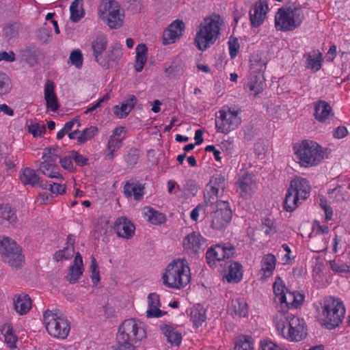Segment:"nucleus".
<instances>
[{
    "label": "nucleus",
    "mask_w": 350,
    "mask_h": 350,
    "mask_svg": "<svg viewBox=\"0 0 350 350\" xmlns=\"http://www.w3.org/2000/svg\"><path fill=\"white\" fill-rule=\"evenodd\" d=\"M273 291L276 310L273 321L278 333L289 341L303 340L307 335L304 320L288 312L301 306L304 295L297 291H288L280 277L275 278Z\"/></svg>",
    "instance_id": "nucleus-1"
},
{
    "label": "nucleus",
    "mask_w": 350,
    "mask_h": 350,
    "mask_svg": "<svg viewBox=\"0 0 350 350\" xmlns=\"http://www.w3.org/2000/svg\"><path fill=\"white\" fill-rule=\"evenodd\" d=\"M146 338V331L142 321L135 319H126L118 327V345L112 350H136L133 345Z\"/></svg>",
    "instance_id": "nucleus-2"
},
{
    "label": "nucleus",
    "mask_w": 350,
    "mask_h": 350,
    "mask_svg": "<svg viewBox=\"0 0 350 350\" xmlns=\"http://www.w3.org/2000/svg\"><path fill=\"white\" fill-rule=\"evenodd\" d=\"M162 282L167 288L180 290L185 288L191 278V269L184 258H177L170 262L162 274Z\"/></svg>",
    "instance_id": "nucleus-3"
},
{
    "label": "nucleus",
    "mask_w": 350,
    "mask_h": 350,
    "mask_svg": "<svg viewBox=\"0 0 350 350\" xmlns=\"http://www.w3.org/2000/svg\"><path fill=\"white\" fill-rule=\"evenodd\" d=\"M295 154L301 167H310L328 158L329 150L314 141L304 140L295 148Z\"/></svg>",
    "instance_id": "nucleus-4"
},
{
    "label": "nucleus",
    "mask_w": 350,
    "mask_h": 350,
    "mask_svg": "<svg viewBox=\"0 0 350 350\" xmlns=\"http://www.w3.org/2000/svg\"><path fill=\"white\" fill-rule=\"evenodd\" d=\"M222 23L219 15L204 18L198 27L194 39L195 46L200 51L209 48L218 38Z\"/></svg>",
    "instance_id": "nucleus-5"
},
{
    "label": "nucleus",
    "mask_w": 350,
    "mask_h": 350,
    "mask_svg": "<svg viewBox=\"0 0 350 350\" xmlns=\"http://www.w3.org/2000/svg\"><path fill=\"white\" fill-rule=\"evenodd\" d=\"M311 186L305 178L295 177L290 183L284 201V208L293 212L310 195Z\"/></svg>",
    "instance_id": "nucleus-6"
},
{
    "label": "nucleus",
    "mask_w": 350,
    "mask_h": 350,
    "mask_svg": "<svg viewBox=\"0 0 350 350\" xmlns=\"http://www.w3.org/2000/svg\"><path fill=\"white\" fill-rule=\"evenodd\" d=\"M304 19L300 8L286 7L278 9L275 15V27L278 31H290L299 27Z\"/></svg>",
    "instance_id": "nucleus-7"
},
{
    "label": "nucleus",
    "mask_w": 350,
    "mask_h": 350,
    "mask_svg": "<svg viewBox=\"0 0 350 350\" xmlns=\"http://www.w3.org/2000/svg\"><path fill=\"white\" fill-rule=\"evenodd\" d=\"M43 321L49 334L54 338L64 339L70 330V325L66 317L59 310L45 311Z\"/></svg>",
    "instance_id": "nucleus-8"
},
{
    "label": "nucleus",
    "mask_w": 350,
    "mask_h": 350,
    "mask_svg": "<svg viewBox=\"0 0 350 350\" xmlns=\"http://www.w3.org/2000/svg\"><path fill=\"white\" fill-rule=\"evenodd\" d=\"M345 314L343 303L339 299L329 297L324 301L321 323L329 329H334L342 323Z\"/></svg>",
    "instance_id": "nucleus-9"
},
{
    "label": "nucleus",
    "mask_w": 350,
    "mask_h": 350,
    "mask_svg": "<svg viewBox=\"0 0 350 350\" xmlns=\"http://www.w3.org/2000/svg\"><path fill=\"white\" fill-rule=\"evenodd\" d=\"M98 13L111 29H119L124 23V11L116 1H103L99 6Z\"/></svg>",
    "instance_id": "nucleus-10"
},
{
    "label": "nucleus",
    "mask_w": 350,
    "mask_h": 350,
    "mask_svg": "<svg viewBox=\"0 0 350 350\" xmlns=\"http://www.w3.org/2000/svg\"><path fill=\"white\" fill-rule=\"evenodd\" d=\"M241 122L239 110L224 107L216 114L215 129L217 133L227 135L236 130Z\"/></svg>",
    "instance_id": "nucleus-11"
},
{
    "label": "nucleus",
    "mask_w": 350,
    "mask_h": 350,
    "mask_svg": "<svg viewBox=\"0 0 350 350\" xmlns=\"http://www.w3.org/2000/svg\"><path fill=\"white\" fill-rule=\"evenodd\" d=\"M0 256L4 262L12 267H19L24 262L21 247L8 237H0Z\"/></svg>",
    "instance_id": "nucleus-12"
},
{
    "label": "nucleus",
    "mask_w": 350,
    "mask_h": 350,
    "mask_svg": "<svg viewBox=\"0 0 350 350\" xmlns=\"http://www.w3.org/2000/svg\"><path fill=\"white\" fill-rule=\"evenodd\" d=\"M210 206L213 209L207 215V222L210 226L217 230L226 228L232 219V211L228 202H219L217 204Z\"/></svg>",
    "instance_id": "nucleus-13"
},
{
    "label": "nucleus",
    "mask_w": 350,
    "mask_h": 350,
    "mask_svg": "<svg viewBox=\"0 0 350 350\" xmlns=\"http://www.w3.org/2000/svg\"><path fill=\"white\" fill-rule=\"evenodd\" d=\"M265 64L258 59V57L252 56L250 59V70L252 71L247 83L249 91L254 96L263 91L265 87L262 71Z\"/></svg>",
    "instance_id": "nucleus-14"
},
{
    "label": "nucleus",
    "mask_w": 350,
    "mask_h": 350,
    "mask_svg": "<svg viewBox=\"0 0 350 350\" xmlns=\"http://www.w3.org/2000/svg\"><path fill=\"white\" fill-rule=\"evenodd\" d=\"M226 187L225 178L223 176L213 178L206 186L204 193L205 204L208 206H215L219 202L226 201L221 200Z\"/></svg>",
    "instance_id": "nucleus-15"
},
{
    "label": "nucleus",
    "mask_w": 350,
    "mask_h": 350,
    "mask_svg": "<svg viewBox=\"0 0 350 350\" xmlns=\"http://www.w3.org/2000/svg\"><path fill=\"white\" fill-rule=\"evenodd\" d=\"M42 159L44 161L39 165V171L51 178H62L58 171V167L55 164V159L51 155L50 148L43 150Z\"/></svg>",
    "instance_id": "nucleus-16"
},
{
    "label": "nucleus",
    "mask_w": 350,
    "mask_h": 350,
    "mask_svg": "<svg viewBox=\"0 0 350 350\" xmlns=\"http://www.w3.org/2000/svg\"><path fill=\"white\" fill-rule=\"evenodd\" d=\"M237 192L244 199L250 198L257 189V184L254 176L248 173L241 175L237 182Z\"/></svg>",
    "instance_id": "nucleus-17"
},
{
    "label": "nucleus",
    "mask_w": 350,
    "mask_h": 350,
    "mask_svg": "<svg viewBox=\"0 0 350 350\" xmlns=\"http://www.w3.org/2000/svg\"><path fill=\"white\" fill-rule=\"evenodd\" d=\"M124 139V128L118 126L113 129L112 134L109 136L105 157L108 160L113 159L115 152L121 147L122 142Z\"/></svg>",
    "instance_id": "nucleus-18"
},
{
    "label": "nucleus",
    "mask_w": 350,
    "mask_h": 350,
    "mask_svg": "<svg viewBox=\"0 0 350 350\" xmlns=\"http://www.w3.org/2000/svg\"><path fill=\"white\" fill-rule=\"evenodd\" d=\"M232 255V247L216 245L210 247L206 254L207 263L211 267L216 266L217 262H220L226 258Z\"/></svg>",
    "instance_id": "nucleus-19"
},
{
    "label": "nucleus",
    "mask_w": 350,
    "mask_h": 350,
    "mask_svg": "<svg viewBox=\"0 0 350 350\" xmlns=\"http://www.w3.org/2000/svg\"><path fill=\"white\" fill-rule=\"evenodd\" d=\"M185 28V23L182 20L176 19L163 32V44L167 45L174 43L182 36Z\"/></svg>",
    "instance_id": "nucleus-20"
},
{
    "label": "nucleus",
    "mask_w": 350,
    "mask_h": 350,
    "mask_svg": "<svg viewBox=\"0 0 350 350\" xmlns=\"http://www.w3.org/2000/svg\"><path fill=\"white\" fill-rule=\"evenodd\" d=\"M269 10L267 0H258L250 11V19L252 26L258 27L265 21Z\"/></svg>",
    "instance_id": "nucleus-21"
},
{
    "label": "nucleus",
    "mask_w": 350,
    "mask_h": 350,
    "mask_svg": "<svg viewBox=\"0 0 350 350\" xmlns=\"http://www.w3.org/2000/svg\"><path fill=\"white\" fill-rule=\"evenodd\" d=\"M204 241V237L200 233L192 232L184 238L183 247L189 254H196L203 250Z\"/></svg>",
    "instance_id": "nucleus-22"
},
{
    "label": "nucleus",
    "mask_w": 350,
    "mask_h": 350,
    "mask_svg": "<svg viewBox=\"0 0 350 350\" xmlns=\"http://www.w3.org/2000/svg\"><path fill=\"white\" fill-rule=\"evenodd\" d=\"M108 44L107 36L104 34H99L91 42V47L93 51V55L95 61L102 66L105 67L106 63L102 59L101 55L105 51Z\"/></svg>",
    "instance_id": "nucleus-23"
},
{
    "label": "nucleus",
    "mask_w": 350,
    "mask_h": 350,
    "mask_svg": "<svg viewBox=\"0 0 350 350\" xmlns=\"http://www.w3.org/2000/svg\"><path fill=\"white\" fill-rule=\"evenodd\" d=\"M84 271L83 259L81 254H75L73 264L69 267L66 280L71 284H74L81 278Z\"/></svg>",
    "instance_id": "nucleus-24"
},
{
    "label": "nucleus",
    "mask_w": 350,
    "mask_h": 350,
    "mask_svg": "<svg viewBox=\"0 0 350 350\" xmlns=\"http://www.w3.org/2000/svg\"><path fill=\"white\" fill-rule=\"evenodd\" d=\"M55 90L54 83L48 80L44 85V98L46 101V108L52 111H56L59 108Z\"/></svg>",
    "instance_id": "nucleus-25"
},
{
    "label": "nucleus",
    "mask_w": 350,
    "mask_h": 350,
    "mask_svg": "<svg viewBox=\"0 0 350 350\" xmlns=\"http://www.w3.org/2000/svg\"><path fill=\"white\" fill-rule=\"evenodd\" d=\"M12 299L14 309L19 315H25L31 309L32 301L27 294H16Z\"/></svg>",
    "instance_id": "nucleus-26"
},
{
    "label": "nucleus",
    "mask_w": 350,
    "mask_h": 350,
    "mask_svg": "<svg viewBox=\"0 0 350 350\" xmlns=\"http://www.w3.org/2000/svg\"><path fill=\"white\" fill-rule=\"evenodd\" d=\"M135 226L133 223L126 217H121L116 219L115 230L118 237L124 239L131 238L135 233Z\"/></svg>",
    "instance_id": "nucleus-27"
},
{
    "label": "nucleus",
    "mask_w": 350,
    "mask_h": 350,
    "mask_svg": "<svg viewBox=\"0 0 350 350\" xmlns=\"http://www.w3.org/2000/svg\"><path fill=\"white\" fill-rule=\"evenodd\" d=\"M148 309L146 316L148 318L161 317L164 312L161 310V304L159 295L155 293H150L147 297Z\"/></svg>",
    "instance_id": "nucleus-28"
},
{
    "label": "nucleus",
    "mask_w": 350,
    "mask_h": 350,
    "mask_svg": "<svg viewBox=\"0 0 350 350\" xmlns=\"http://www.w3.org/2000/svg\"><path fill=\"white\" fill-rule=\"evenodd\" d=\"M20 179L25 185H31L32 187L39 185L42 189H46V185L40 183V178L39 176L31 168L25 167L21 170L20 172Z\"/></svg>",
    "instance_id": "nucleus-29"
},
{
    "label": "nucleus",
    "mask_w": 350,
    "mask_h": 350,
    "mask_svg": "<svg viewBox=\"0 0 350 350\" xmlns=\"http://www.w3.org/2000/svg\"><path fill=\"white\" fill-rule=\"evenodd\" d=\"M228 311L234 317H245L248 312L247 303L243 298L232 299Z\"/></svg>",
    "instance_id": "nucleus-30"
},
{
    "label": "nucleus",
    "mask_w": 350,
    "mask_h": 350,
    "mask_svg": "<svg viewBox=\"0 0 350 350\" xmlns=\"http://www.w3.org/2000/svg\"><path fill=\"white\" fill-rule=\"evenodd\" d=\"M312 232L314 236L322 239L323 244L320 250H326L331 237L329 234V226L326 224H322L320 221L315 220L312 224Z\"/></svg>",
    "instance_id": "nucleus-31"
},
{
    "label": "nucleus",
    "mask_w": 350,
    "mask_h": 350,
    "mask_svg": "<svg viewBox=\"0 0 350 350\" xmlns=\"http://www.w3.org/2000/svg\"><path fill=\"white\" fill-rule=\"evenodd\" d=\"M144 187L142 184L134 180L127 181L124 186V193L127 198L133 197L135 200H140L144 194Z\"/></svg>",
    "instance_id": "nucleus-32"
},
{
    "label": "nucleus",
    "mask_w": 350,
    "mask_h": 350,
    "mask_svg": "<svg viewBox=\"0 0 350 350\" xmlns=\"http://www.w3.org/2000/svg\"><path fill=\"white\" fill-rule=\"evenodd\" d=\"M242 277V265L239 262H233L228 266L223 279L228 283H237L241 281Z\"/></svg>",
    "instance_id": "nucleus-33"
},
{
    "label": "nucleus",
    "mask_w": 350,
    "mask_h": 350,
    "mask_svg": "<svg viewBox=\"0 0 350 350\" xmlns=\"http://www.w3.org/2000/svg\"><path fill=\"white\" fill-rule=\"evenodd\" d=\"M136 103V97L133 95H131L127 100L122 102L120 106L116 105L113 107V112L117 118H124L129 115Z\"/></svg>",
    "instance_id": "nucleus-34"
},
{
    "label": "nucleus",
    "mask_w": 350,
    "mask_h": 350,
    "mask_svg": "<svg viewBox=\"0 0 350 350\" xmlns=\"http://www.w3.org/2000/svg\"><path fill=\"white\" fill-rule=\"evenodd\" d=\"M75 237L69 235L67 239L66 246L63 250L56 252L53 256L55 261L68 260L75 255Z\"/></svg>",
    "instance_id": "nucleus-35"
},
{
    "label": "nucleus",
    "mask_w": 350,
    "mask_h": 350,
    "mask_svg": "<svg viewBox=\"0 0 350 350\" xmlns=\"http://www.w3.org/2000/svg\"><path fill=\"white\" fill-rule=\"evenodd\" d=\"M314 117L319 122H324L333 115L332 108L325 101H319L314 107Z\"/></svg>",
    "instance_id": "nucleus-36"
},
{
    "label": "nucleus",
    "mask_w": 350,
    "mask_h": 350,
    "mask_svg": "<svg viewBox=\"0 0 350 350\" xmlns=\"http://www.w3.org/2000/svg\"><path fill=\"white\" fill-rule=\"evenodd\" d=\"M143 215L148 222L153 225L162 224L166 221V217L163 213L150 206L144 207Z\"/></svg>",
    "instance_id": "nucleus-37"
},
{
    "label": "nucleus",
    "mask_w": 350,
    "mask_h": 350,
    "mask_svg": "<svg viewBox=\"0 0 350 350\" xmlns=\"http://www.w3.org/2000/svg\"><path fill=\"white\" fill-rule=\"evenodd\" d=\"M276 258L272 254L264 255L261 260V269L264 278H269L272 275L275 269Z\"/></svg>",
    "instance_id": "nucleus-38"
},
{
    "label": "nucleus",
    "mask_w": 350,
    "mask_h": 350,
    "mask_svg": "<svg viewBox=\"0 0 350 350\" xmlns=\"http://www.w3.org/2000/svg\"><path fill=\"white\" fill-rule=\"evenodd\" d=\"M161 330L168 342L172 346H178L181 343L182 334L176 327L165 325L161 327Z\"/></svg>",
    "instance_id": "nucleus-39"
},
{
    "label": "nucleus",
    "mask_w": 350,
    "mask_h": 350,
    "mask_svg": "<svg viewBox=\"0 0 350 350\" xmlns=\"http://www.w3.org/2000/svg\"><path fill=\"white\" fill-rule=\"evenodd\" d=\"M350 189V182L347 181L329 191V198L336 201H342L349 198L348 191Z\"/></svg>",
    "instance_id": "nucleus-40"
},
{
    "label": "nucleus",
    "mask_w": 350,
    "mask_h": 350,
    "mask_svg": "<svg viewBox=\"0 0 350 350\" xmlns=\"http://www.w3.org/2000/svg\"><path fill=\"white\" fill-rule=\"evenodd\" d=\"M136 51V57H135V69L137 72H141L145 64L147 61V55H148V48L144 44H141L137 46L135 49Z\"/></svg>",
    "instance_id": "nucleus-41"
},
{
    "label": "nucleus",
    "mask_w": 350,
    "mask_h": 350,
    "mask_svg": "<svg viewBox=\"0 0 350 350\" xmlns=\"http://www.w3.org/2000/svg\"><path fill=\"white\" fill-rule=\"evenodd\" d=\"M305 57L307 63L306 68H310L314 72L320 70L321 68L323 57L322 54L319 51L307 53Z\"/></svg>",
    "instance_id": "nucleus-42"
},
{
    "label": "nucleus",
    "mask_w": 350,
    "mask_h": 350,
    "mask_svg": "<svg viewBox=\"0 0 350 350\" xmlns=\"http://www.w3.org/2000/svg\"><path fill=\"white\" fill-rule=\"evenodd\" d=\"M83 0H74L70 6V20L77 23L85 15V12L83 7Z\"/></svg>",
    "instance_id": "nucleus-43"
},
{
    "label": "nucleus",
    "mask_w": 350,
    "mask_h": 350,
    "mask_svg": "<svg viewBox=\"0 0 350 350\" xmlns=\"http://www.w3.org/2000/svg\"><path fill=\"white\" fill-rule=\"evenodd\" d=\"M190 318L196 327L200 326L206 319L205 309L200 305L193 306L190 310Z\"/></svg>",
    "instance_id": "nucleus-44"
},
{
    "label": "nucleus",
    "mask_w": 350,
    "mask_h": 350,
    "mask_svg": "<svg viewBox=\"0 0 350 350\" xmlns=\"http://www.w3.org/2000/svg\"><path fill=\"white\" fill-rule=\"evenodd\" d=\"M1 334L4 337L5 342L10 347H16V343L17 342V336L14 333L13 327L10 323H5L3 325L1 329Z\"/></svg>",
    "instance_id": "nucleus-45"
},
{
    "label": "nucleus",
    "mask_w": 350,
    "mask_h": 350,
    "mask_svg": "<svg viewBox=\"0 0 350 350\" xmlns=\"http://www.w3.org/2000/svg\"><path fill=\"white\" fill-rule=\"evenodd\" d=\"M122 55L121 44L120 42L114 43L105 55L106 61H105V62L106 63V66L105 67L107 66L109 62H116L119 61Z\"/></svg>",
    "instance_id": "nucleus-46"
},
{
    "label": "nucleus",
    "mask_w": 350,
    "mask_h": 350,
    "mask_svg": "<svg viewBox=\"0 0 350 350\" xmlns=\"http://www.w3.org/2000/svg\"><path fill=\"white\" fill-rule=\"evenodd\" d=\"M16 220L15 211L9 204H2L0 206V222L3 224L8 221L12 224Z\"/></svg>",
    "instance_id": "nucleus-47"
},
{
    "label": "nucleus",
    "mask_w": 350,
    "mask_h": 350,
    "mask_svg": "<svg viewBox=\"0 0 350 350\" xmlns=\"http://www.w3.org/2000/svg\"><path fill=\"white\" fill-rule=\"evenodd\" d=\"M234 350H254L253 339L250 336L238 337Z\"/></svg>",
    "instance_id": "nucleus-48"
},
{
    "label": "nucleus",
    "mask_w": 350,
    "mask_h": 350,
    "mask_svg": "<svg viewBox=\"0 0 350 350\" xmlns=\"http://www.w3.org/2000/svg\"><path fill=\"white\" fill-rule=\"evenodd\" d=\"M90 258V276L93 284L96 285L100 280L99 267L95 257L92 256Z\"/></svg>",
    "instance_id": "nucleus-49"
},
{
    "label": "nucleus",
    "mask_w": 350,
    "mask_h": 350,
    "mask_svg": "<svg viewBox=\"0 0 350 350\" xmlns=\"http://www.w3.org/2000/svg\"><path fill=\"white\" fill-rule=\"evenodd\" d=\"M329 265L331 269L340 275L347 274L349 271V265L340 260L330 261Z\"/></svg>",
    "instance_id": "nucleus-50"
},
{
    "label": "nucleus",
    "mask_w": 350,
    "mask_h": 350,
    "mask_svg": "<svg viewBox=\"0 0 350 350\" xmlns=\"http://www.w3.org/2000/svg\"><path fill=\"white\" fill-rule=\"evenodd\" d=\"M83 57L79 49L72 51L69 56L68 63L75 66L77 68H81L83 66Z\"/></svg>",
    "instance_id": "nucleus-51"
},
{
    "label": "nucleus",
    "mask_w": 350,
    "mask_h": 350,
    "mask_svg": "<svg viewBox=\"0 0 350 350\" xmlns=\"http://www.w3.org/2000/svg\"><path fill=\"white\" fill-rule=\"evenodd\" d=\"M12 85L8 76L2 72H0V95H5L10 92Z\"/></svg>",
    "instance_id": "nucleus-52"
},
{
    "label": "nucleus",
    "mask_w": 350,
    "mask_h": 350,
    "mask_svg": "<svg viewBox=\"0 0 350 350\" xmlns=\"http://www.w3.org/2000/svg\"><path fill=\"white\" fill-rule=\"evenodd\" d=\"M97 128L96 126H90L83 131L81 135L78 137V141L80 144H84L87 141L91 139L97 133Z\"/></svg>",
    "instance_id": "nucleus-53"
},
{
    "label": "nucleus",
    "mask_w": 350,
    "mask_h": 350,
    "mask_svg": "<svg viewBox=\"0 0 350 350\" xmlns=\"http://www.w3.org/2000/svg\"><path fill=\"white\" fill-rule=\"evenodd\" d=\"M165 72L169 77H175L183 73V68L180 65L173 63L165 69Z\"/></svg>",
    "instance_id": "nucleus-54"
},
{
    "label": "nucleus",
    "mask_w": 350,
    "mask_h": 350,
    "mask_svg": "<svg viewBox=\"0 0 350 350\" xmlns=\"http://www.w3.org/2000/svg\"><path fill=\"white\" fill-rule=\"evenodd\" d=\"M28 131L33 137H41L45 131V126L44 124L39 123H32L28 126Z\"/></svg>",
    "instance_id": "nucleus-55"
},
{
    "label": "nucleus",
    "mask_w": 350,
    "mask_h": 350,
    "mask_svg": "<svg viewBox=\"0 0 350 350\" xmlns=\"http://www.w3.org/2000/svg\"><path fill=\"white\" fill-rule=\"evenodd\" d=\"M262 229L267 235L271 236L275 233V226L271 219L268 217L264 218L262 221Z\"/></svg>",
    "instance_id": "nucleus-56"
},
{
    "label": "nucleus",
    "mask_w": 350,
    "mask_h": 350,
    "mask_svg": "<svg viewBox=\"0 0 350 350\" xmlns=\"http://www.w3.org/2000/svg\"><path fill=\"white\" fill-rule=\"evenodd\" d=\"M228 46L230 56L232 59H234L237 57L240 48L238 40L236 38L230 39L228 41Z\"/></svg>",
    "instance_id": "nucleus-57"
},
{
    "label": "nucleus",
    "mask_w": 350,
    "mask_h": 350,
    "mask_svg": "<svg viewBox=\"0 0 350 350\" xmlns=\"http://www.w3.org/2000/svg\"><path fill=\"white\" fill-rule=\"evenodd\" d=\"M72 160V153L70 152L69 155L60 159L59 163L64 169L71 172L74 170Z\"/></svg>",
    "instance_id": "nucleus-58"
},
{
    "label": "nucleus",
    "mask_w": 350,
    "mask_h": 350,
    "mask_svg": "<svg viewBox=\"0 0 350 350\" xmlns=\"http://www.w3.org/2000/svg\"><path fill=\"white\" fill-rule=\"evenodd\" d=\"M259 350H281V347L270 340L260 341Z\"/></svg>",
    "instance_id": "nucleus-59"
},
{
    "label": "nucleus",
    "mask_w": 350,
    "mask_h": 350,
    "mask_svg": "<svg viewBox=\"0 0 350 350\" xmlns=\"http://www.w3.org/2000/svg\"><path fill=\"white\" fill-rule=\"evenodd\" d=\"M66 185L62 183H53L49 185V189L55 195H63L66 193Z\"/></svg>",
    "instance_id": "nucleus-60"
},
{
    "label": "nucleus",
    "mask_w": 350,
    "mask_h": 350,
    "mask_svg": "<svg viewBox=\"0 0 350 350\" xmlns=\"http://www.w3.org/2000/svg\"><path fill=\"white\" fill-rule=\"evenodd\" d=\"M72 157L76 164L79 166H84L88 163V159L79 154L76 151H72Z\"/></svg>",
    "instance_id": "nucleus-61"
},
{
    "label": "nucleus",
    "mask_w": 350,
    "mask_h": 350,
    "mask_svg": "<svg viewBox=\"0 0 350 350\" xmlns=\"http://www.w3.org/2000/svg\"><path fill=\"white\" fill-rule=\"evenodd\" d=\"M320 204L324 211V214H325L324 221L328 222L332 218L333 211H332V208L329 206L327 205L326 202H324L321 199Z\"/></svg>",
    "instance_id": "nucleus-62"
},
{
    "label": "nucleus",
    "mask_w": 350,
    "mask_h": 350,
    "mask_svg": "<svg viewBox=\"0 0 350 350\" xmlns=\"http://www.w3.org/2000/svg\"><path fill=\"white\" fill-rule=\"evenodd\" d=\"M109 99V94H106L101 98H100L95 104H93L90 107H89L86 111L85 113H91L94 111L98 107H100L104 102L107 101Z\"/></svg>",
    "instance_id": "nucleus-63"
},
{
    "label": "nucleus",
    "mask_w": 350,
    "mask_h": 350,
    "mask_svg": "<svg viewBox=\"0 0 350 350\" xmlns=\"http://www.w3.org/2000/svg\"><path fill=\"white\" fill-rule=\"evenodd\" d=\"M348 134V130L345 126H338L333 131V136L337 139H341Z\"/></svg>",
    "instance_id": "nucleus-64"
}]
</instances>
